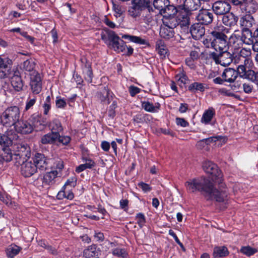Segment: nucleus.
<instances>
[{"instance_id":"1","label":"nucleus","mask_w":258,"mask_h":258,"mask_svg":"<svg viewBox=\"0 0 258 258\" xmlns=\"http://www.w3.org/2000/svg\"><path fill=\"white\" fill-rule=\"evenodd\" d=\"M185 186L189 193L197 191L203 192L209 199H215L219 202L227 200L228 191L224 185L222 184V188L218 190L214 188L210 180L204 177L189 179L185 182Z\"/></svg>"},{"instance_id":"2","label":"nucleus","mask_w":258,"mask_h":258,"mask_svg":"<svg viewBox=\"0 0 258 258\" xmlns=\"http://www.w3.org/2000/svg\"><path fill=\"white\" fill-rule=\"evenodd\" d=\"M46 117H42L37 113L32 114L27 120H19L14 128L16 131L23 134H28L36 130L40 131L47 125Z\"/></svg>"},{"instance_id":"3","label":"nucleus","mask_w":258,"mask_h":258,"mask_svg":"<svg viewBox=\"0 0 258 258\" xmlns=\"http://www.w3.org/2000/svg\"><path fill=\"white\" fill-rule=\"evenodd\" d=\"M21 111L17 106L7 107L0 116L1 124L6 127H10L15 125L20 119Z\"/></svg>"},{"instance_id":"4","label":"nucleus","mask_w":258,"mask_h":258,"mask_svg":"<svg viewBox=\"0 0 258 258\" xmlns=\"http://www.w3.org/2000/svg\"><path fill=\"white\" fill-rule=\"evenodd\" d=\"M228 33V29L220 25L214 27L211 32L213 37V48L216 51H221L227 49L228 45L227 37L225 35Z\"/></svg>"},{"instance_id":"5","label":"nucleus","mask_w":258,"mask_h":258,"mask_svg":"<svg viewBox=\"0 0 258 258\" xmlns=\"http://www.w3.org/2000/svg\"><path fill=\"white\" fill-rule=\"evenodd\" d=\"M239 30L235 31L230 38L231 43H233V47H240L243 44L250 45L253 43L251 32L249 29H243L241 34L240 35Z\"/></svg>"},{"instance_id":"6","label":"nucleus","mask_w":258,"mask_h":258,"mask_svg":"<svg viewBox=\"0 0 258 258\" xmlns=\"http://www.w3.org/2000/svg\"><path fill=\"white\" fill-rule=\"evenodd\" d=\"M203 168L207 173L211 175V179L219 184L218 190H220L222 188V184H224L226 188L225 184L222 182L223 176L221 171L215 163L209 161H205L203 163Z\"/></svg>"},{"instance_id":"7","label":"nucleus","mask_w":258,"mask_h":258,"mask_svg":"<svg viewBox=\"0 0 258 258\" xmlns=\"http://www.w3.org/2000/svg\"><path fill=\"white\" fill-rule=\"evenodd\" d=\"M57 175L58 172L56 170L47 172L43 175L39 176L34 181V184L38 188H48L55 184Z\"/></svg>"},{"instance_id":"8","label":"nucleus","mask_w":258,"mask_h":258,"mask_svg":"<svg viewBox=\"0 0 258 258\" xmlns=\"http://www.w3.org/2000/svg\"><path fill=\"white\" fill-rule=\"evenodd\" d=\"M210 57L213 59L216 63L226 67L229 65L232 61L233 55L226 49L220 51L219 53L215 52L209 54Z\"/></svg>"},{"instance_id":"9","label":"nucleus","mask_w":258,"mask_h":258,"mask_svg":"<svg viewBox=\"0 0 258 258\" xmlns=\"http://www.w3.org/2000/svg\"><path fill=\"white\" fill-rule=\"evenodd\" d=\"M108 39L111 42V47L114 51L117 52L125 51L126 47L125 42L114 32H108Z\"/></svg>"},{"instance_id":"10","label":"nucleus","mask_w":258,"mask_h":258,"mask_svg":"<svg viewBox=\"0 0 258 258\" xmlns=\"http://www.w3.org/2000/svg\"><path fill=\"white\" fill-rule=\"evenodd\" d=\"M12 63V60L8 57L3 58L0 55V79L10 77L12 73L10 66Z\"/></svg>"},{"instance_id":"11","label":"nucleus","mask_w":258,"mask_h":258,"mask_svg":"<svg viewBox=\"0 0 258 258\" xmlns=\"http://www.w3.org/2000/svg\"><path fill=\"white\" fill-rule=\"evenodd\" d=\"M212 9L216 15H224L229 12L231 6L226 1H218L213 4Z\"/></svg>"},{"instance_id":"12","label":"nucleus","mask_w":258,"mask_h":258,"mask_svg":"<svg viewBox=\"0 0 258 258\" xmlns=\"http://www.w3.org/2000/svg\"><path fill=\"white\" fill-rule=\"evenodd\" d=\"M202 7L196 16V19L199 23L202 25H209L213 20V14L210 10H207Z\"/></svg>"},{"instance_id":"13","label":"nucleus","mask_w":258,"mask_h":258,"mask_svg":"<svg viewBox=\"0 0 258 258\" xmlns=\"http://www.w3.org/2000/svg\"><path fill=\"white\" fill-rule=\"evenodd\" d=\"M37 171L35 164L32 161H26L21 165V174L25 177H30Z\"/></svg>"},{"instance_id":"14","label":"nucleus","mask_w":258,"mask_h":258,"mask_svg":"<svg viewBox=\"0 0 258 258\" xmlns=\"http://www.w3.org/2000/svg\"><path fill=\"white\" fill-rule=\"evenodd\" d=\"M191 13L186 9L178 11L176 14L180 27H188L189 25V16Z\"/></svg>"},{"instance_id":"15","label":"nucleus","mask_w":258,"mask_h":258,"mask_svg":"<svg viewBox=\"0 0 258 258\" xmlns=\"http://www.w3.org/2000/svg\"><path fill=\"white\" fill-rule=\"evenodd\" d=\"M11 85L17 91H21L23 87V83L19 71H12L10 74Z\"/></svg>"},{"instance_id":"16","label":"nucleus","mask_w":258,"mask_h":258,"mask_svg":"<svg viewBox=\"0 0 258 258\" xmlns=\"http://www.w3.org/2000/svg\"><path fill=\"white\" fill-rule=\"evenodd\" d=\"M33 162L35 164L36 169L44 170L47 168L48 160L43 154L40 153L36 154L33 159Z\"/></svg>"},{"instance_id":"17","label":"nucleus","mask_w":258,"mask_h":258,"mask_svg":"<svg viewBox=\"0 0 258 258\" xmlns=\"http://www.w3.org/2000/svg\"><path fill=\"white\" fill-rule=\"evenodd\" d=\"M190 32L194 39L198 40L205 34V29L204 27L200 23H196L191 25Z\"/></svg>"},{"instance_id":"18","label":"nucleus","mask_w":258,"mask_h":258,"mask_svg":"<svg viewBox=\"0 0 258 258\" xmlns=\"http://www.w3.org/2000/svg\"><path fill=\"white\" fill-rule=\"evenodd\" d=\"M221 76L225 82L231 83L234 82L237 78L238 73L232 68H228L225 69Z\"/></svg>"},{"instance_id":"19","label":"nucleus","mask_w":258,"mask_h":258,"mask_svg":"<svg viewBox=\"0 0 258 258\" xmlns=\"http://www.w3.org/2000/svg\"><path fill=\"white\" fill-rule=\"evenodd\" d=\"M163 25L166 26L174 29L179 25V22L177 20L176 15L172 16H163Z\"/></svg>"},{"instance_id":"20","label":"nucleus","mask_w":258,"mask_h":258,"mask_svg":"<svg viewBox=\"0 0 258 258\" xmlns=\"http://www.w3.org/2000/svg\"><path fill=\"white\" fill-rule=\"evenodd\" d=\"M238 21L237 17L235 16L232 13H228L226 14H224L222 18L223 23L227 26H235Z\"/></svg>"},{"instance_id":"21","label":"nucleus","mask_w":258,"mask_h":258,"mask_svg":"<svg viewBox=\"0 0 258 258\" xmlns=\"http://www.w3.org/2000/svg\"><path fill=\"white\" fill-rule=\"evenodd\" d=\"M257 8V3L253 0H245L241 10L248 13H253Z\"/></svg>"},{"instance_id":"22","label":"nucleus","mask_w":258,"mask_h":258,"mask_svg":"<svg viewBox=\"0 0 258 258\" xmlns=\"http://www.w3.org/2000/svg\"><path fill=\"white\" fill-rule=\"evenodd\" d=\"M160 35L163 38L170 39L174 37V29L163 25L160 27Z\"/></svg>"},{"instance_id":"23","label":"nucleus","mask_w":258,"mask_h":258,"mask_svg":"<svg viewBox=\"0 0 258 258\" xmlns=\"http://www.w3.org/2000/svg\"><path fill=\"white\" fill-rule=\"evenodd\" d=\"M59 134L50 132L43 136L41 139V142L43 144H51L57 140Z\"/></svg>"},{"instance_id":"24","label":"nucleus","mask_w":258,"mask_h":258,"mask_svg":"<svg viewBox=\"0 0 258 258\" xmlns=\"http://www.w3.org/2000/svg\"><path fill=\"white\" fill-rule=\"evenodd\" d=\"M143 9V7L132 3V6L128 10V15L134 19L139 18L142 15Z\"/></svg>"},{"instance_id":"25","label":"nucleus","mask_w":258,"mask_h":258,"mask_svg":"<svg viewBox=\"0 0 258 258\" xmlns=\"http://www.w3.org/2000/svg\"><path fill=\"white\" fill-rule=\"evenodd\" d=\"M215 115V110L213 107H210L206 110L201 118V121L205 124H209Z\"/></svg>"},{"instance_id":"26","label":"nucleus","mask_w":258,"mask_h":258,"mask_svg":"<svg viewBox=\"0 0 258 258\" xmlns=\"http://www.w3.org/2000/svg\"><path fill=\"white\" fill-rule=\"evenodd\" d=\"M142 107L147 112H156L159 110L160 104L158 102L153 104L149 101H143L142 102Z\"/></svg>"},{"instance_id":"27","label":"nucleus","mask_w":258,"mask_h":258,"mask_svg":"<svg viewBox=\"0 0 258 258\" xmlns=\"http://www.w3.org/2000/svg\"><path fill=\"white\" fill-rule=\"evenodd\" d=\"M35 65V61L33 59L30 58L24 61L21 66V68L25 72V74H27L26 72L31 74L33 71H36L34 69Z\"/></svg>"},{"instance_id":"28","label":"nucleus","mask_w":258,"mask_h":258,"mask_svg":"<svg viewBox=\"0 0 258 258\" xmlns=\"http://www.w3.org/2000/svg\"><path fill=\"white\" fill-rule=\"evenodd\" d=\"M201 0H185L184 5L190 12L200 9L202 5Z\"/></svg>"},{"instance_id":"29","label":"nucleus","mask_w":258,"mask_h":258,"mask_svg":"<svg viewBox=\"0 0 258 258\" xmlns=\"http://www.w3.org/2000/svg\"><path fill=\"white\" fill-rule=\"evenodd\" d=\"M153 12L152 9L149 7H146V6L143 7L141 17L146 23L148 24L152 21L153 17Z\"/></svg>"},{"instance_id":"30","label":"nucleus","mask_w":258,"mask_h":258,"mask_svg":"<svg viewBox=\"0 0 258 258\" xmlns=\"http://www.w3.org/2000/svg\"><path fill=\"white\" fill-rule=\"evenodd\" d=\"M82 69L85 80L88 83H91L92 81L93 73L90 63L86 62L84 66H83Z\"/></svg>"},{"instance_id":"31","label":"nucleus","mask_w":258,"mask_h":258,"mask_svg":"<svg viewBox=\"0 0 258 258\" xmlns=\"http://www.w3.org/2000/svg\"><path fill=\"white\" fill-rule=\"evenodd\" d=\"M85 163L78 166L76 168V172L80 173L86 169H91L95 166V162L90 158H84Z\"/></svg>"},{"instance_id":"32","label":"nucleus","mask_w":258,"mask_h":258,"mask_svg":"<svg viewBox=\"0 0 258 258\" xmlns=\"http://www.w3.org/2000/svg\"><path fill=\"white\" fill-rule=\"evenodd\" d=\"M4 154H3V159L6 162H9L12 160L13 156H16V159L20 158L22 156L20 153L13 154L11 150L9 147L3 148Z\"/></svg>"},{"instance_id":"33","label":"nucleus","mask_w":258,"mask_h":258,"mask_svg":"<svg viewBox=\"0 0 258 258\" xmlns=\"http://www.w3.org/2000/svg\"><path fill=\"white\" fill-rule=\"evenodd\" d=\"M74 197L73 192L72 191V189L70 188H66L63 189L62 188L61 190H60L57 195L58 199L61 200L63 198H66L68 200H72Z\"/></svg>"},{"instance_id":"34","label":"nucleus","mask_w":258,"mask_h":258,"mask_svg":"<svg viewBox=\"0 0 258 258\" xmlns=\"http://www.w3.org/2000/svg\"><path fill=\"white\" fill-rule=\"evenodd\" d=\"M51 133L59 134V133L63 130L60 122L56 119H53L49 124Z\"/></svg>"},{"instance_id":"35","label":"nucleus","mask_w":258,"mask_h":258,"mask_svg":"<svg viewBox=\"0 0 258 258\" xmlns=\"http://www.w3.org/2000/svg\"><path fill=\"white\" fill-rule=\"evenodd\" d=\"M253 18L249 14L246 15L241 18L240 20V24L244 27V29H248L252 26Z\"/></svg>"},{"instance_id":"36","label":"nucleus","mask_w":258,"mask_h":258,"mask_svg":"<svg viewBox=\"0 0 258 258\" xmlns=\"http://www.w3.org/2000/svg\"><path fill=\"white\" fill-rule=\"evenodd\" d=\"M21 248L15 244H11L6 249L7 255L10 258H13L18 254Z\"/></svg>"},{"instance_id":"37","label":"nucleus","mask_w":258,"mask_h":258,"mask_svg":"<svg viewBox=\"0 0 258 258\" xmlns=\"http://www.w3.org/2000/svg\"><path fill=\"white\" fill-rule=\"evenodd\" d=\"M213 254L215 257H223L228 254V251L225 246L216 247L214 249Z\"/></svg>"},{"instance_id":"38","label":"nucleus","mask_w":258,"mask_h":258,"mask_svg":"<svg viewBox=\"0 0 258 258\" xmlns=\"http://www.w3.org/2000/svg\"><path fill=\"white\" fill-rule=\"evenodd\" d=\"M84 256L86 258H91L98 255V251L95 245H91L84 249Z\"/></svg>"},{"instance_id":"39","label":"nucleus","mask_w":258,"mask_h":258,"mask_svg":"<svg viewBox=\"0 0 258 258\" xmlns=\"http://www.w3.org/2000/svg\"><path fill=\"white\" fill-rule=\"evenodd\" d=\"M234 56L232 57V59L234 62L236 64H251L252 60L251 59H247L246 58H244V57H241L240 55L235 52L233 53Z\"/></svg>"},{"instance_id":"40","label":"nucleus","mask_w":258,"mask_h":258,"mask_svg":"<svg viewBox=\"0 0 258 258\" xmlns=\"http://www.w3.org/2000/svg\"><path fill=\"white\" fill-rule=\"evenodd\" d=\"M168 4H169L168 0H154L153 2L155 9L158 10L160 14L163 12V9L168 5Z\"/></svg>"},{"instance_id":"41","label":"nucleus","mask_w":258,"mask_h":258,"mask_svg":"<svg viewBox=\"0 0 258 258\" xmlns=\"http://www.w3.org/2000/svg\"><path fill=\"white\" fill-rule=\"evenodd\" d=\"M122 38L125 39H128L131 42H135L140 44H146L147 41L146 40L141 38L140 37L136 36H132L127 34L123 35L122 36Z\"/></svg>"},{"instance_id":"42","label":"nucleus","mask_w":258,"mask_h":258,"mask_svg":"<svg viewBox=\"0 0 258 258\" xmlns=\"http://www.w3.org/2000/svg\"><path fill=\"white\" fill-rule=\"evenodd\" d=\"M177 11L178 10L176 7L173 5H170L169 4H168V5L165 7L163 12L160 14L163 15V16H172L176 15Z\"/></svg>"},{"instance_id":"43","label":"nucleus","mask_w":258,"mask_h":258,"mask_svg":"<svg viewBox=\"0 0 258 258\" xmlns=\"http://www.w3.org/2000/svg\"><path fill=\"white\" fill-rule=\"evenodd\" d=\"M112 253L119 258H127L128 253L124 248L116 247L112 249Z\"/></svg>"},{"instance_id":"44","label":"nucleus","mask_w":258,"mask_h":258,"mask_svg":"<svg viewBox=\"0 0 258 258\" xmlns=\"http://www.w3.org/2000/svg\"><path fill=\"white\" fill-rule=\"evenodd\" d=\"M239 47H237L236 49L234 48V49L236 50L235 52L240 55L241 57H244V58H246L247 59H251L250 58L251 55V50L249 48H243L240 50H239L238 48Z\"/></svg>"},{"instance_id":"45","label":"nucleus","mask_w":258,"mask_h":258,"mask_svg":"<svg viewBox=\"0 0 258 258\" xmlns=\"http://www.w3.org/2000/svg\"><path fill=\"white\" fill-rule=\"evenodd\" d=\"M188 90L192 92H195L197 91L203 92L205 90V87L202 83L194 82L189 85Z\"/></svg>"},{"instance_id":"46","label":"nucleus","mask_w":258,"mask_h":258,"mask_svg":"<svg viewBox=\"0 0 258 258\" xmlns=\"http://www.w3.org/2000/svg\"><path fill=\"white\" fill-rule=\"evenodd\" d=\"M251 64H239L237 67V71H236L238 73V74L240 75V77L247 78V75L248 73V71H246V67L249 68L251 67Z\"/></svg>"},{"instance_id":"47","label":"nucleus","mask_w":258,"mask_h":258,"mask_svg":"<svg viewBox=\"0 0 258 258\" xmlns=\"http://www.w3.org/2000/svg\"><path fill=\"white\" fill-rule=\"evenodd\" d=\"M12 144V141L7 135L0 134V145L3 148Z\"/></svg>"},{"instance_id":"48","label":"nucleus","mask_w":258,"mask_h":258,"mask_svg":"<svg viewBox=\"0 0 258 258\" xmlns=\"http://www.w3.org/2000/svg\"><path fill=\"white\" fill-rule=\"evenodd\" d=\"M30 85L34 94H38L42 90V82L30 83Z\"/></svg>"},{"instance_id":"49","label":"nucleus","mask_w":258,"mask_h":258,"mask_svg":"<svg viewBox=\"0 0 258 258\" xmlns=\"http://www.w3.org/2000/svg\"><path fill=\"white\" fill-rule=\"evenodd\" d=\"M175 79L178 85L181 87H182L186 83L187 77L184 73H181L176 75Z\"/></svg>"},{"instance_id":"50","label":"nucleus","mask_w":258,"mask_h":258,"mask_svg":"<svg viewBox=\"0 0 258 258\" xmlns=\"http://www.w3.org/2000/svg\"><path fill=\"white\" fill-rule=\"evenodd\" d=\"M77 179L76 177L73 176L69 178L66 182L64 185L62 187L63 189L66 188H70L72 189L73 188L75 187L77 185Z\"/></svg>"},{"instance_id":"51","label":"nucleus","mask_w":258,"mask_h":258,"mask_svg":"<svg viewBox=\"0 0 258 258\" xmlns=\"http://www.w3.org/2000/svg\"><path fill=\"white\" fill-rule=\"evenodd\" d=\"M247 78L254 82L257 85L258 90V72H255L252 70H248Z\"/></svg>"},{"instance_id":"52","label":"nucleus","mask_w":258,"mask_h":258,"mask_svg":"<svg viewBox=\"0 0 258 258\" xmlns=\"http://www.w3.org/2000/svg\"><path fill=\"white\" fill-rule=\"evenodd\" d=\"M240 251L247 256H251L256 253L257 252V250L249 246H247L242 247L240 249Z\"/></svg>"},{"instance_id":"53","label":"nucleus","mask_w":258,"mask_h":258,"mask_svg":"<svg viewBox=\"0 0 258 258\" xmlns=\"http://www.w3.org/2000/svg\"><path fill=\"white\" fill-rule=\"evenodd\" d=\"M36 100L37 98L36 96H33L32 98H31L30 96L28 97L26 101V105L24 110L28 111L29 109L31 108L36 103Z\"/></svg>"},{"instance_id":"54","label":"nucleus","mask_w":258,"mask_h":258,"mask_svg":"<svg viewBox=\"0 0 258 258\" xmlns=\"http://www.w3.org/2000/svg\"><path fill=\"white\" fill-rule=\"evenodd\" d=\"M29 75L30 76V83L42 82L41 77L38 72L33 71L31 74H29Z\"/></svg>"},{"instance_id":"55","label":"nucleus","mask_w":258,"mask_h":258,"mask_svg":"<svg viewBox=\"0 0 258 258\" xmlns=\"http://www.w3.org/2000/svg\"><path fill=\"white\" fill-rule=\"evenodd\" d=\"M156 47V50L158 51V52L160 54V55L165 57V55L167 53V49L166 47L162 44V42L161 41L157 43Z\"/></svg>"},{"instance_id":"56","label":"nucleus","mask_w":258,"mask_h":258,"mask_svg":"<svg viewBox=\"0 0 258 258\" xmlns=\"http://www.w3.org/2000/svg\"><path fill=\"white\" fill-rule=\"evenodd\" d=\"M137 223L140 228H142L146 223L145 215L141 213L137 214L136 216Z\"/></svg>"},{"instance_id":"57","label":"nucleus","mask_w":258,"mask_h":258,"mask_svg":"<svg viewBox=\"0 0 258 258\" xmlns=\"http://www.w3.org/2000/svg\"><path fill=\"white\" fill-rule=\"evenodd\" d=\"M116 107L117 103L116 101H113L109 106L108 110V114L110 118H113L115 116L116 113L115 109Z\"/></svg>"},{"instance_id":"58","label":"nucleus","mask_w":258,"mask_h":258,"mask_svg":"<svg viewBox=\"0 0 258 258\" xmlns=\"http://www.w3.org/2000/svg\"><path fill=\"white\" fill-rule=\"evenodd\" d=\"M175 122L177 125L181 127H185L189 126V123L183 118L176 117Z\"/></svg>"},{"instance_id":"59","label":"nucleus","mask_w":258,"mask_h":258,"mask_svg":"<svg viewBox=\"0 0 258 258\" xmlns=\"http://www.w3.org/2000/svg\"><path fill=\"white\" fill-rule=\"evenodd\" d=\"M138 186L140 187L144 192H147L151 190V187L148 184L143 182L138 183Z\"/></svg>"},{"instance_id":"60","label":"nucleus","mask_w":258,"mask_h":258,"mask_svg":"<svg viewBox=\"0 0 258 258\" xmlns=\"http://www.w3.org/2000/svg\"><path fill=\"white\" fill-rule=\"evenodd\" d=\"M67 105L66 101L63 99L56 98V106L57 108H63Z\"/></svg>"},{"instance_id":"61","label":"nucleus","mask_w":258,"mask_h":258,"mask_svg":"<svg viewBox=\"0 0 258 258\" xmlns=\"http://www.w3.org/2000/svg\"><path fill=\"white\" fill-rule=\"evenodd\" d=\"M243 91L246 93H250L252 92L253 86L249 83H244L242 84Z\"/></svg>"},{"instance_id":"62","label":"nucleus","mask_w":258,"mask_h":258,"mask_svg":"<svg viewBox=\"0 0 258 258\" xmlns=\"http://www.w3.org/2000/svg\"><path fill=\"white\" fill-rule=\"evenodd\" d=\"M113 9L115 14L118 16H121L123 12V8L121 6L118 5L113 4Z\"/></svg>"},{"instance_id":"63","label":"nucleus","mask_w":258,"mask_h":258,"mask_svg":"<svg viewBox=\"0 0 258 258\" xmlns=\"http://www.w3.org/2000/svg\"><path fill=\"white\" fill-rule=\"evenodd\" d=\"M57 140H58L59 142L61 143L63 145H67L69 144L71 141V138L69 136H60L59 135V138H58Z\"/></svg>"},{"instance_id":"64","label":"nucleus","mask_w":258,"mask_h":258,"mask_svg":"<svg viewBox=\"0 0 258 258\" xmlns=\"http://www.w3.org/2000/svg\"><path fill=\"white\" fill-rule=\"evenodd\" d=\"M94 236L97 241H102L104 239L103 233L99 231H95Z\"/></svg>"}]
</instances>
